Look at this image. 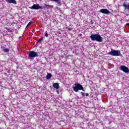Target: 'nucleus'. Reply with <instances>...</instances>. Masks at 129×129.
Segmentation results:
<instances>
[{
  "label": "nucleus",
  "instance_id": "1a4fd4ad",
  "mask_svg": "<svg viewBox=\"0 0 129 129\" xmlns=\"http://www.w3.org/2000/svg\"><path fill=\"white\" fill-rule=\"evenodd\" d=\"M53 86L54 88H55V89H59L60 88V87L59 86V84L55 83L53 84Z\"/></svg>",
  "mask_w": 129,
  "mask_h": 129
},
{
  "label": "nucleus",
  "instance_id": "0eeeda50",
  "mask_svg": "<svg viewBox=\"0 0 129 129\" xmlns=\"http://www.w3.org/2000/svg\"><path fill=\"white\" fill-rule=\"evenodd\" d=\"M39 4H34L32 7H29L30 10H38Z\"/></svg>",
  "mask_w": 129,
  "mask_h": 129
},
{
  "label": "nucleus",
  "instance_id": "393cba45",
  "mask_svg": "<svg viewBox=\"0 0 129 129\" xmlns=\"http://www.w3.org/2000/svg\"><path fill=\"white\" fill-rule=\"evenodd\" d=\"M81 1H83V0H81Z\"/></svg>",
  "mask_w": 129,
  "mask_h": 129
},
{
  "label": "nucleus",
  "instance_id": "2eb2a0df",
  "mask_svg": "<svg viewBox=\"0 0 129 129\" xmlns=\"http://www.w3.org/2000/svg\"><path fill=\"white\" fill-rule=\"evenodd\" d=\"M45 37L46 38H48V37H49V34H48V32L47 31L45 32Z\"/></svg>",
  "mask_w": 129,
  "mask_h": 129
},
{
  "label": "nucleus",
  "instance_id": "9b49d317",
  "mask_svg": "<svg viewBox=\"0 0 129 129\" xmlns=\"http://www.w3.org/2000/svg\"><path fill=\"white\" fill-rule=\"evenodd\" d=\"M52 77V74L50 73H48L46 76L47 79H50Z\"/></svg>",
  "mask_w": 129,
  "mask_h": 129
},
{
  "label": "nucleus",
  "instance_id": "f8f14e48",
  "mask_svg": "<svg viewBox=\"0 0 129 129\" xmlns=\"http://www.w3.org/2000/svg\"><path fill=\"white\" fill-rule=\"evenodd\" d=\"M123 7H124L125 9H127V10H128V11H129V5H126V4L124 3Z\"/></svg>",
  "mask_w": 129,
  "mask_h": 129
},
{
  "label": "nucleus",
  "instance_id": "412c9836",
  "mask_svg": "<svg viewBox=\"0 0 129 129\" xmlns=\"http://www.w3.org/2000/svg\"><path fill=\"white\" fill-rule=\"evenodd\" d=\"M89 95V94H88V93H86V96H88Z\"/></svg>",
  "mask_w": 129,
  "mask_h": 129
},
{
  "label": "nucleus",
  "instance_id": "9d476101",
  "mask_svg": "<svg viewBox=\"0 0 129 129\" xmlns=\"http://www.w3.org/2000/svg\"><path fill=\"white\" fill-rule=\"evenodd\" d=\"M45 8H47V9H52V8H54V6L53 5H49L47 4H45Z\"/></svg>",
  "mask_w": 129,
  "mask_h": 129
},
{
  "label": "nucleus",
  "instance_id": "423d86ee",
  "mask_svg": "<svg viewBox=\"0 0 129 129\" xmlns=\"http://www.w3.org/2000/svg\"><path fill=\"white\" fill-rule=\"evenodd\" d=\"M100 13H102V14H104L105 15H107V14H110V12H109L108 10L106 9H101L100 11Z\"/></svg>",
  "mask_w": 129,
  "mask_h": 129
},
{
  "label": "nucleus",
  "instance_id": "dca6fc26",
  "mask_svg": "<svg viewBox=\"0 0 129 129\" xmlns=\"http://www.w3.org/2000/svg\"><path fill=\"white\" fill-rule=\"evenodd\" d=\"M4 52H10V50H9V49L5 48L4 49Z\"/></svg>",
  "mask_w": 129,
  "mask_h": 129
},
{
  "label": "nucleus",
  "instance_id": "b1692460",
  "mask_svg": "<svg viewBox=\"0 0 129 129\" xmlns=\"http://www.w3.org/2000/svg\"><path fill=\"white\" fill-rule=\"evenodd\" d=\"M126 26H129V23H127L126 24Z\"/></svg>",
  "mask_w": 129,
  "mask_h": 129
},
{
  "label": "nucleus",
  "instance_id": "f03ea898",
  "mask_svg": "<svg viewBox=\"0 0 129 129\" xmlns=\"http://www.w3.org/2000/svg\"><path fill=\"white\" fill-rule=\"evenodd\" d=\"M27 55L29 59H33L36 58V57H39V55L35 51H29L27 52Z\"/></svg>",
  "mask_w": 129,
  "mask_h": 129
},
{
  "label": "nucleus",
  "instance_id": "f257e3e1",
  "mask_svg": "<svg viewBox=\"0 0 129 129\" xmlns=\"http://www.w3.org/2000/svg\"><path fill=\"white\" fill-rule=\"evenodd\" d=\"M90 38L92 41H96V42H99V43L103 41L102 37L97 34H92Z\"/></svg>",
  "mask_w": 129,
  "mask_h": 129
},
{
  "label": "nucleus",
  "instance_id": "6ab92c4d",
  "mask_svg": "<svg viewBox=\"0 0 129 129\" xmlns=\"http://www.w3.org/2000/svg\"><path fill=\"white\" fill-rule=\"evenodd\" d=\"M41 41H43V38H40L38 40V42H41Z\"/></svg>",
  "mask_w": 129,
  "mask_h": 129
},
{
  "label": "nucleus",
  "instance_id": "f3484780",
  "mask_svg": "<svg viewBox=\"0 0 129 129\" xmlns=\"http://www.w3.org/2000/svg\"><path fill=\"white\" fill-rule=\"evenodd\" d=\"M40 9H44V7H43V6H40V5H38V10Z\"/></svg>",
  "mask_w": 129,
  "mask_h": 129
},
{
  "label": "nucleus",
  "instance_id": "6e6552de",
  "mask_svg": "<svg viewBox=\"0 0 129 129\" xmlns=\"http://www.w3.org/2000/svg\"><path fill=\"white\" fill-rule=\"evenodd\" d=\"M6 2L9 4H14L17 5V1L16 0H6Z\"/></svg>",
  "mask_w": 129,
  "mask_h": 129
},
{
  "label": "nucleus",
  "instance_id": "7ed1b4c3",
  "mask_svg": "<svg viewBox=\"0 0 129 129\" xmlns=\"http://www.w3.org/2000/svg\"><path fill=\"white\" fill-rule=\"evenodd\" d=\"M75 85L76 86L73 88L75 92H78V90H82V91H84V88H83V87L80 84L76 83Z\"/></svg>",
  "mask_w": 129,
  "mask_h": 129
},
{
  "label": "nucleus",
  "instance_id": "39448f33",
  "mask_svg": "<svg viewBox=\"0 0 129 129\" xmlns=\"http://www.w3.org/2000/svg\"><path fill=\"white\" fill-rule=\"evenodd\" d=\"M120 70L123 71V72H124L125 73H127L129 72L128 68L125 67V66H120Z\"/></svg>",
  "mask_w": 129,
  "mask_h": 129
},
{
  "label": "nucleus",
  "instance_id": "a211bd4d",
  "mask_svg": "<svg viewBox=\"0 0 129 129\" xmlns=\"http://www.w3.org/2000/svg\"><path fill=\"white\" fill-rule=\"evenodd\" d=\"M83 97H84V96H85V93H83V92H81Z\"/></svg>",
  "mask_w": 129,
  "mask_h": 129
},
{
  "label": "nucleus",
  "instance_id": "4be33fe9",
  "mask_svg": "<svg viewBox=\"0 0 129 129\" xmlns=\"http://www.w3.org/2000/svg\"><path fill=\"white\" fill-rule=\"evenodd\" d=\"M53 2H58V1H59V0H53Z\"/></svg>",
  "mask_w": 129,
  "mask_h": 129
},
{
  "label": "nucleus",
  "instance_id": "4468645a",
  "mask_svg": "<svg viewBox=\"0 0 129 129\" xmlns=\"http://www.w3.org/2000/svg\"><path fill=\"white\" fill-rule=\"evenodd\" d=\"M32 24H33V22L32 21H30L26 26V28H29V27H30V25H32Z\"/></svg>",
  "mask_w": 129,
  "mask_h": 129
},
{
  "label": "nucleus",
  "instance_id": "20e7f679",
  "mask_svg": "<svg viewBox=\"0 0 129 129\" xmlns=\"http://www.w3.org/2000/svg\"><path fill=\"white\" fill-rule=\"evenodd\" d=\"M108 54L111 55V56H117L120 54V51L111 49V51L109 52Z\"/></svg>",
  "mask_w": 129,
  "mask_h": 129
},
{
  "label": "nucleus",
  "instance_id": "5701e85b",
  "mask_svg": "<svg viewBox=\"0 0 129 129\" xmlns=\"http://www.w3.org/2000/svg\"><path fill=\"white\" fill-rule=\"evenodd\" d=\"M79 36H82V34H80L79 35Z\"/></svg>",
  "mask_w": 129,
  "mask_h": 129
},
{
  "label": "nucleus",
  "instance_id": "aec40b11",
  "mask_svg": "<svg viewBox=\"0 0 129 129\" xmlns=\"http://www.w3.org/2000/svg\"><path fill=\"white\" fill-rule=\"evenodd\" d=\"M67 30H68V31H72V28H70L69 27H67Z\"/></svg>",
  "mask_w": 129,
  "mask_h": 129
},
{
  "label": "nucleus",
  "instance_id": "ddd939ff",
  "mask_svg": "<svg viewBox=\"0 0 129 129\" xmlns=\"http://www.w3.org/2000/svg\"><path fill=\"white\" fill-rule=\"evenodd\" d=\"M5 29L7 30L9 33H12V29L6 27Z\"/></svg>",
  "mask_w": 129,
  "mask_h": 129
}]
</instances>
